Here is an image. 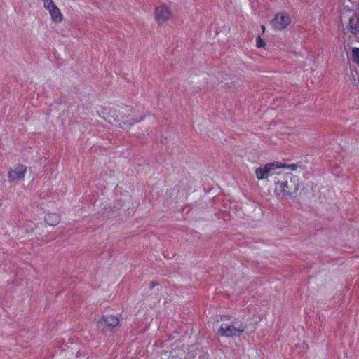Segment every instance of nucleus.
<instances>
[{
  "instance_id": "nucleus-5",
  "label": "nucleus",
  "mask_w": 359,
  "mask_h": 359,
  "mask_svg": "<svg viewBox=\"0 0 359 359\" xmlns=\"http://www.w3.org/2000/svg\"><path fill=\"white\" fill-rule=\"evenodd\" d=\"M172 16V12L170 8L163 4L155 8V20L161 25L165 22Z\"/></svg>"
},
{
  "instance_id": "nucleus-3",
  "label": "nucleus",
  "mask_w": 359,
  "mask_h": 359,
  "mask_svg": "<svg viewBox=\"0 0 359 359\" xmlns=\"http://www.w3.org/2000/svg\"><path fill=\"white\" fill-rule=\"evenodd\" d=\"M133 109L128 106H125L118 109V111H114L115 114L114 121L118 123L120 128L127 129L135 123L140 121L141 119H135L130 118L126 114L128 111H132Z\"/></svg>"
},
{
  "instance_id": "nucleus-11",
  "label": "nucleus",
  "mask_w": 359,
  "mask_h": 359,
  "mask_svg": "<svg viewBox=\"0 0 359 359\" xmlns=\"http://www.w3.org/2000/svg\"><path fill=\"white\" fill-rule=\"evenodd\" d=\"M53 21L55 22H60L62 20V15L60 9L55 6L49 10Z\"/></svg>"
},
{
  "instance_id": "nucleus-4",
  "label": "nucleus",
  "mask_w": 359,
  "mask_h": 359,
  "mask_svg": "<svg viewBox=\"0 0 359 359\" xmlns=\"http://www.w3.org/2000/svg\"><path fill=\"white\" fill-rule=\"evenodd\" d=\"M233 323L238 324V326L225 323L222 324L220 328L219 329V333L222 336H225L227 337H239L247 328V326L243 325V323L240 322L239 320H234Z\"/></svg>"
},
{
  "instance_id": "nucleus-17",
  "label": "nucleus",
  "mask_w": 359,
  "mask_h": 359,
  "mask_svg": "<svg viewBox=\"0 0 359 359\" xmlns=\"http://www.w3.org/2000/svg\"><path fill=\"white\" fill-rule=\"evenodd\" d=\"M229 316H222L221 317V320H227V319H229Z\"/></svg>"
},
{
  "instance_id": "nucleus-13",
  "label": "nucleus",
  "mask_w": 359,
  "mask_h": 359,
  "mask_svg": "<svg viewBox=\"0 0 359 359\" xmlns=\"http://www.w3.org/2000/svg\"><path fill=\"white\" fill-rule=\"evenodd\" d=\"M43 2V6L46 9L50 10L51 8L54 7L55 6V3L53 0H42Z\"/></svg>"
},
{
  "instance_id": "nucleus-14",
  "label": "nucleus",
  "mask_w": 359,
  "mask_h": 359,
  "mask_svg": "<svg viewBox=\"0 0 359 359\" xmlns=\"http://www.w3.org/2000/svg\"><path fill=\"white\" fill-rule=\"evenodd\" d=\"M256 45L257 48H264L266 43L263 39L258 36L256 39Z\"/></svg>"
},
{
  "instance_id": "nucleus-18",
  "label": "nucleus",
  "mask_w": 359,
  "mask_h": 359,
  "mask_svg": "<svg viewBox=\"0 0 359 359\" xmlns=\"http://www.w3.org/2000/svg\"><path fill=\"white\" fill-rule=\"evenodd\" d=\"M261 29H262V33H264L265 29H266L265 26H264V25H262V26H261Z\"/></svg>"
},
{
  "instance_id": "nucleus-6",
  "label": "nucleus",
  "mask_w": 359,
  "mask_h": 359,
  "mask_svg": "<svg viewBox=\"0 0 359 359\" xmlns=\"http://www.w3.org/2000/svg\"><path fill=\"white\" fill-rule=\"evenodd\" d=\"M290 23V16L285 13H278L271 20L273 28L276 30L285 29Z\"/></svg>"
},
{
  "instance_id": "nucleus-19",
  "label": "nucleus",
  "mask_w": 359,
  "mask_h": 359,
  "mask_svg": "<svg viewBox=\"0 0 359 359\" xmlns=\"http://www.w3.org/2000/svg\"><path fill=\"white\" fill-rule=\"evenodd\" d=\"M231 325H234V323H231ZM236 326H238V324H235Z\"/></svg>"
},
{
  "instance_id": "nucleus-15",
  "label": "nucleus",
  "mask_w": 359,
  "mask_h": 359,
  "mask_svg": "<svg viewBox=\"0 0 359 359\" xmlns=\"http://www.w3.org/2000/svg\"><path fill=\"white\" fill-rule=\"evenodd\" d=\"M282 167L287 168L292 170H296L297 169V164H284L282 165Z\"/></svg>"
},
{
  "instance_id": "nucleus-16",
  "label": "nucleus",
  "mask_w": 359,
  "mask_h": 359,
  "mask_svg": "<svg viewBox=\"0 0 359 359\" xmlns=\"http://www.w3.org/2000/svg\"><path fill=\"white\" fill-rule=\"evenodd\" d=\"M159 285V283L157 282V281H152L151 283H150V286H149V288L150 289H153L154 287H155L156 286L158 285Z\"/></svg>"
},
{
  "instance_id": "nucleus-7",
  "label": "nucleus",
  "mask_w": 359,
  "mask_h": 359,
  "mask_svg": "<svg viewBox=\"0 0 359 359\" xmlns=\"http://www.w3.org/2000/svg\"><path fill=\"white\" fill-rule=\"evenodd\" d=\"M278 168H280L278 164L274 163H266L263 167H259L256 170L257 177L259 180L265 179L269 175H274L273 170Z\"/></svg>"
},
{
  "instance_id": "nucleus-1",
  "label": "nucleus",
  "mask_w": 359,
  "mask_h": 359,
  "mask_svg": "<svg viewBox=\"0 0 359 359\" xmlns=\"http://www.w3.org/2000/svg\"><path fill=\"white\" fill-rule=\"evenodd\" d=\"M299 189V178L297 176L287 173L283 180L276 183L275 191L278 194H283L285 197L294 198Z\"/></svg>"
},
{
  "instance_id": "nucleus-9",
  "label": "nucleus",
  "mask_w": 359,
  "mask_h": 359,
  "mask_svg": "<svg viewBox=\"0 0 359 359\" xmlns=\"http://www.w3.org/2000/svg\"><path fill=\"white\" fill-rule=\"evenodd\" d=\"M348 27L352 34H359V15L357 13H353L349 18Z\"/></svg>"
},
{
  "instance_id": "nucleus-12",
  "label": "nucleus",
  "mask_w": 359,
  "mask_h": 359,
  "mask_svg": "<svg viewBox=\"0 0 359 359\" xmlns=\"http://www.w3.org/2000/svg\"><path fill=\"white\" fill-rule=\"evenodd\" d=\"M352 60L359 66V48H353L351 50Z\"/></svg>"
},
{
  "instance_id": "nucleus-8",
  "label": "nucleus",
  "mask_w": 359,
  "mask_h": 359,
  "mask_svg": "<svg viewBox=\"0 0 359 359\" xmlns=\"http://www.w3.org/2000/svg\"><path fill=\"white\" fill-rule=\"evenodd\" d=\"M26 171L27 167L22 164L18 165L14 169H11L8 176L9 182L24 180Z\"/></svg>"
},
{
  "instance_id": "nucleus-2",
  "label": "nucleus",
  "mask_w": 359,
  "mask_h": 359,
  "mask_svg": "<svg viewBox=\"0 0 359 359\" xmlns=\"http://www.w3.org/2000/svg\"><path fill=\"white\" fill-rule=\"evenodd\" d=\"M97 327L104 335L115 332L120 328L119 319L113 315L103 316L97 322Z\"/></svg>"
},
{
  "instance_id": "nucleus-10",
  "label": "nucleus",
  "mask_w": 359,
  "mask_h": 359,
  "mask_svg": "<svg viewBox=\"0 0 359 359\" xmlns=\"http://www.w3.org/2000/svg\"><path fill=\"white\" fill-rule=\"evenodd\" d=\"M60 217L56 213H48L45 216V222L50 226H55L59 224Z\"/></svg>"
}]
</instances>
